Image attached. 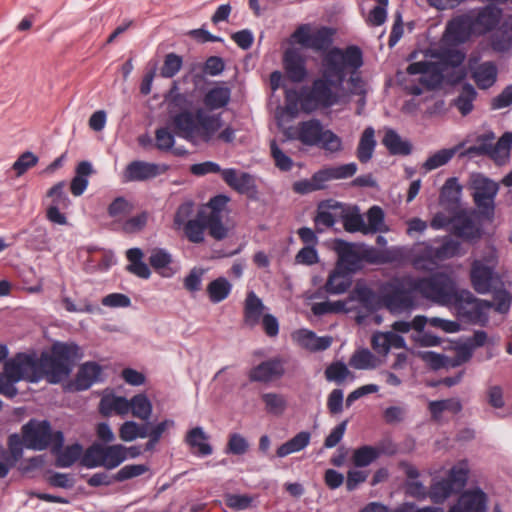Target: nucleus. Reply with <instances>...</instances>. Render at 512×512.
Here are the masks:
<instances>
[{
  "mask_svg": "<svg viewBox=\"0 0 512 512\" xmlns=\"http://www.w3.org/2000/svg\"><path fill=\"white\" fill-rule=\"evenodd\" d=\"M285 361L281 357H273L261 362L249 371L251 382L268 383L281 378L285 374Z\"/></svg>",
  "mask_w": 512,
  "mask_h": 512,
  "instance_id": "obj_13",
  "label": "nucleus"
},
{
  "mask_svg": "<svg viewBox=\"0 0 512 512\" xmlns=\"http://www.w3.org/2000/svg\"><path fill=\"white\" fill-rule=\"evenodd\" d=\"M497 256L492 251L485 259L474 260L471 265L470 279L473 288L479 294H487L500 283V278L495 271Z\"/></svg>",
  "mask_w": 512,
  "mask_h": 512,
  "instance_id": "obj_8",
  "label": "nucleus"
},
{
  "mask_svg": "<svg viewBox=\"0 0 512 512\" xmlns=\"http://www.w3.org/2000/svg\"><path fill=\"white\" fill-rule=\"evenodd\" d=\"M349 365L358 370L374 369L378 365V359L369 349L362 348L353 353Z\"/></svg>",
  "mask_w": 512,
  "mask_h": 512,
  "instance_id": "obj_51",
  "label": "nucleus"
},
{
  "mask_svg": "<svg viewBox=\"0 0 512 512\" xmlns=\"http://www.w3.org/2000/svg\"><path fill=\"white\" fill-rule=\"evenodd\" d=\"M126 258L129 264L126 266V270L141 278L148 279L151 276V270L149 266L143 261L144 253L140 248L134 247L126 251Z\"/></svg>",
  "mask_w": 512,
  "mask_h": 512,
  "instance_id": "obj_34",
  "label": "nucleus"
},
{
  "mask_svg": "<svg viewBox=\"0 0 512 512\" xmlns=\"http://www.w3.org/2000/svg\"><path fill=\"white\" fill-rule=\"evenodd\" d=\"M360 58L356 57L353 50L347 52L343 58L341 48H331L322 58L321 75L313 80L310 87L300 93L301 108L305 112H313L318 109H326L336 105L340 96L338 90L345 82L343 65L359 66Z\"/></svg>",
  "mask_w": 512,
  "mask_h": 512,
  "instance_id": "obj_1",
  "label": "nucleus"
},
{
  "mask_svg": "<svg viewBox=\"0 0 512 512\" xmlns=\"http://www.w3.org/2000/svg\"><path fill=\"white\" fill-rule=\"evenodd\" d=\"M305 146H317L325 152L334 154L342 151V139L330 129H324L318 119H310L298 123L296 133L292 137Z\"/></svg>",
  "mask_w": 512,
  "mask_h": 512,
  "instance_id": "obj_4",
  "label": "nucleus"
},
{
  "mask_svg": "<svg viewBox=\"0 0 512 512\" xmlns=\"http://www.w3.org/2000/svg\"><path fill=\"white\" fill-rule=\"evenodd\" d=\"M324 374L328 382L341 384L350 375V370L344 362L335 361L326 367Z\"/></svg>",
  "mask_w": 512,
  "mask_h": 512,
  "instance_id": "obj_60",
  "label": "nucleus"
},
{
  "mask_svg": "<svg viewBox=\"0 0 512 512\" xmlns=\"http://www.w3.org/2000/svg\"><path fill=\"white\" fill-rule=\"evenodd\" d=\"M183 226L184 234L190 242L199 244L204 241L206 223L203 211L198 212L195 219L188 220Z\"/></svg>",
  "mask_w": 512,
  "mask_h": 512,
  "instance_id": "obj_42",
  "label": "nucleus"
},
{
  "mask_svg": "<svg viewBox=\"0 0 512 512\" xmlns=\"http://www.w3.org/2000/svg\"><path fill=\"white\" fill-rule=\"evenodd\" d=\"M23 380L16 356L4 364V373L0 372V394L12 399L18 394L16 383Z\"/></svg>",
  "mask_w": 512,
  "mask_h": 512,
  "instance_id": "obj_17",
  "label": "nucleus"
},
{
  "mask_svg": "<svg viewBox=\"0 0 512 512\" xmlns=\"http://www.w3.org/2000/svg\"><path fill=\"white\" fill-rule=\"evenodd\" d=\"M311 439V433L308 431H301L297 433L294 437L281 444L277 450L276 455L279 458H284L292 453L300 452L305 449Z\"/></svg>",
  "mask_w": 512,
  "mask_h": 512,
  "instance_id": "obj_39",
  "label": "nucleus"
},
{
  "mask_svg": "<svg viewBox=\"0 0 512 512\" xmlns=\"http://www.w3.org/2000/svg\"><path fill=\"white\" fill-rule=\"evenodd\" d=\"M80 357L79 346L75 343L56 342L50 351H35L16 354L18 367L23 380L38 383L46 379L50 384H58L69 376L74 363Z\"/></svg>",
  "mask_w": 512,
  "mask_h": 512,
  "instance_id": "obj_2",
  "label": "nucleus"
},
{
  "mask_svg": "<svg viewBox=\"0 0 512 512\" xmlns=\"http://www.w3.org/2000/svg\"><path fill=\"white\" fill-rule=\"evenodd\" d=\"M124 461H126V455L124 454V445L103 444L102 467H104L107 470H112L120 466Z\"/></svg>",
  "mask_w": 512,
  "mask_h": 512,
  "instance_id": "obj_45",
  "label": "nucleus"
},
{
  "mask_svg": "<svg viewBox=\"0 0 512 512\" xmlns=\"http://www.w3.org/2000/svg\"><path fill=\"white\" fill-rule=\"evenodd\" d=\"M340 209H342V204L332 199L320 202L317 214L314 217L316 231L323 232V229L320 228L321 225L327 228L332 227L335 224V216L331 210L337 211Z\"/></svg>",
  "mask_w": 512,
  "mask_h": 512,
  "instance_id": "obj_32",
  "label": "nucleus"
},
{
  "mask_svg": "<svg viewBox=\"0 0 512 512\" xmlns=\"http://www.w3.org/2000/svg\"><path fill=\"white\" fill-rule=\"evenodd\" d=\"M384 217V211L381 207L377 205L372 206L367 212V234L388 231V228L384 222Z\"/></svg>",
  "mask_w": 512,
  "mask_h": 512,
  "instance_id": "obj_56",
  "label": "nucleus"
},
{
  "mask_svg": "<svg viewBox=\"0 0 512 512\" xmlns=\"http://www.w3.org/2000/svg\"><path fill=\"white\" fill-rule=\"evenodd\" d=\"M283 67L289 80L294 83H301L307 77L306 59L298 48L284 51Z\"/></svg>",
  "mask_w": 512,
  "mask_h": 512,
  "instance_id": "obj_14",
  "label": "nucleus"
},
{
  "mask_svg": "<svg viewBox=\"0 0 512 512\" xmlns=\"http://www.w3.org/2000/svg\"><path fill=\"white\" fill-rule=\"evenodd\" d=\"M299 342L301 345L311 351H324L332 344L331 336H317L309 330H302L299 333Z\"/></svg>",
  "mask_w": 512,
  "mask_h": 512,
  "instance_id": "obj_47",
  "label": "nucleus"
},
{
  "mask_svg": "<svg viewBox=\"0 0 512 512\" xmlns=\"http://www.w3.org/2000/svg\"><path fill=\"white\" fill-rule=\"evenodd\" d=\"M458 503L464 512H487V495L480 488L464 491Z\"/></svg>",
  "mask_w": 512,
  "mask_h": 512,
  "instance_id": "obj_27",
  "label": "nucleus"
},
{
  "mask_svg": "<svg viewBox=\"0 0 512 512\" xmlns=\"http://www.w3.org/2000/svg\"><path fill=\"white\" fill-rule=\"evenodd\" d=\"M449 306L456 310L458 317H463L465 320H487L493 304L476 298L468 290H457L455 299H452Z\"/></svg>",
  "mask_w": 512,
  "mask_h": 512,
  "instance_id": "obj_9",
  "label": "nucleus"
},
{
  "mask_svg": "<svg viewBox=\"0 0 512 512\" xmlns=\"http://www.w3.org/2000/svg\"><path fill=\"white\" fill-rule=\"evenodd\" d=\"M472 78L480 89H488L497 80V67L493 62H483L472 72Z\"/></svg>",
  "mask_w": 512,
  "mask_h": 512,
  "instance_id": "obj_36",
  "label": "nucleus"
},
{
  "mask_svg": "<svg viewBox=\"0 0 512 512\" xmlns=\"http://www.w3.org/2000/svg\"><path fill=\"white\" fill-rule=\"evenodd\" d=\"M25 447L35 451H43L48 447L52 450L63 448L64 434L62 431H52L48 420L30 419L22 426Z\"/></svg>",
  "mask_w": 512,
  "mask_h": 512,
  "instance_id": "obj_5",
  "label": "nucleus"
},
{
  "mask_svg": "<svg viewBox=\"0 0 512 512\" xmlns=\"http://www.w3.org/2000/svg\"><path fill=\"white\" fill-rule=\"evenodd\" d=\"M477 97V91L470 83H465L452 101V105L458 109L462 116H467L474 109L473 102Z\"/></svg>",
  "mask_w": 512,
  "mask_h": 512,
  "instance_id": "obj_41",
  "label": "nucleus"
},
{
  "mask_svg": "<svg viewBox=\"0 0 512 512\" xmlns=\"http://www.w3.org/2000/svg\"><path fill=\"white\" fill-rule=\"evenodd\" d=\"M453 493H456L451 481L447 478L434 481L430 486L429 497L433 503L441 504Z\"/></svg>",
  "mask_w": 512,
  "mask_h": 512,
  "instance_id": "obj_52",
  "label": "nucleus"
},
{
  "mask_svg": "<svg viewBox=\"0 0 512 512\" xmlns=\"http://www.w3.org/2000/svg\"><path fill=\"white\" fill-rule=\"evenodd\" d=\"M172 121L178 136L188 141L196 137L198 128L196 112L193 114L188 110L181 111L172 117Z\"/></svg>",
  "mask_w": 512,
  "mask_h": 512,
  "instance_id": "obj_24",
  "label": "nucleus"
},
{
  "mask_svg": "<svg viewBox=\"0 0 512 512\" xmlns=\"http://www.w3.org/2000/svg\"><path fill=\"white\" fill-rule=\"evenodd\" d=\"M183 64L182 57L175 53H168L165 56L163 66L160 69V75L163 78L174 77L181 69Z\"/></svg>",
  "mask_w": 512,
  "mask_h": 512,
  "instance_id": "obj_63",
  "label": "nucleus"
},
{
  "mask_svg": "<svg viewBox=\"0 0 512 512\" xmlns=\"http://www.w3.org/2000/svg\"><path fill=\"white\" fill-rule=\"evenodd\" d=\"M163 171L164 170H161L158 164L135 160L130 162L124 169L122 182L129 183L146 181L159 176Z\"/></svg>",
  "mask_w": 512,
  "mask_h": 512,
  "instance_id": "obj_15",
  "label": "nucleus"
},
{
  "mask_svg": "<svg viewBox=\"0 0 512 512\" xmlns=\"http://www.w3.org/2000/svg\"><path fill=\"white\" fill-rule=\"evenodd\" d=\"M185 442L191 448L197 449L196 454L199 457H206L213 453V448L209 443V435L200 426L194 427L187 432Z\"/></svg>",
  "mask_w": 512,
  "mask_h": 512,
  "instance_id": "obj_28",
  "label": "nucleus"
},
{
  "mask_svg": "<svg viewBox=\"0 0 512 512\" xmlns=\"http://www.w3.org/2000/svg\"><path fill=\"white\" fill-rule=\"evenodd\" d=\"M231 97V90L228 87L217 86L210 89L204 96L203 102L210 110L225 107Z\"/></svg>",
  "mask_w": 512,
  "mask_h": 512,
  "instance_id": "obj_43",
  "label": "nucleus"
},
{
  "mask_svg": "<svg viewBox=\"0 0 512 512\" xmlns=\"http://www.w3.org/2000/svg\"><path fill=\"white\" fill-rule=\"evenodd\" d=\"M461 244L459 241L446 237L439 247H436L432 255L437 260L453 258L460 254Z\"/></svg>",
  "mask_w": 512,
  "mask_h": 512,
  "instance_id": "obj_58",
  "label": "nucleus"
},
{
  "mask_svg": "<svg viewBox=\"0 0 512 512\" xmlns=\"http://www.w3.org/2000/svg\"><path fill=\"white\" fill-rule=\"evenodd\" d=\"M232 284L230 281L220 276L212 280L206 287V294L208 299L213 304H218L229 297L232 291Z\"/></svg>",
  "mask_w": 512,
  "mask_h": 512,
  "instance_id": "obj_38",
  "label": "nucleus"
},
{
  "mask_svg": "<svg viewBox=\"0 0 512 512\" xmlns=\"http://www.w3.org/2000/svg\"><path fill=\"white\" fill-rule=\"evenodd\" d=\"M463 146L464 144L460 143L452 148L438 150L426 159L422 165L423 169L425 171H432L447 164Z\"/></svg>",
  "mask_w": 512,
  "mask_h": 512,
  "instance_id": "obj_46",
  "label": "nucleus"
},
{
  "mask_svg": "<svg viewBox=\"0 0 512 512\" xmlns=\"http://www.w3.org/2000/svg\"><path fill=\"white\" fill-rule=\"evenodd\" d=\"M352 308L353 306L347 305L346 300H338L314 303L311 310L315 316H323L329 313L350 312Z\"/></svg>",
  "mask_w": 512,
  "mask_h": 512,
  "instance_id": "obj_54",
  "label": "nucleus"
},
{
  "mask_svg": "<svg viewBox=\"0 0 512 512\" xmlns=\"http://www.w3.org/2000/svg\"><path fill=\"white\" fill-rule=\"evenodd\" d=\"M147 472H150V467L147 464H127L113 475V479L115 482H124Z\"/></svg>",
  "mask_w": 512,
  "mask_h": 512,
  "instance_id": "obj_59",
  "label": "nucleus"
},
{
  "mask_svg": "<svg viewBox=\"0 0 512 512\" xmlns=\"http://www.w3.org/2000/svg\"><path fill=\"white\" fill-rule=\"evenodd\" d=\"M462 195V186L456 177L448 178L440 191V203L457 211Z\"/></svg>",
  "mask_w": 512,
  "mask_h": 512,
  "instance_id": "obj_30",
  "label": "nucleus"
},
{
  "mask_svg": "<svg viewBox=\"0 0 512 512\" xmlns=\"http://www.w3.org/2000/svg\"><path fill=\"white\" fill-rule=\"evenodd\" d=\"M345 300L348 306H353L352 311L359 307L370 313H374L382 309L380 290L377 293L360 281L355 284L354 288Z\"/></svg>",
  "mask_w": 512,
  "mask_h": 512,
  "instance_id": "obj_10",
  "label": "nucleus"
},
{
  "mask_svg": "<svg viewBox=\"0 0 512 512\" xmlns=\"http://www.w3.org/2000/svg\"><path fill=\"white\" fill-rule=\"evenodd\" d=\"M102 366L94 361L83 363L75 376L73 386L76 391H85L95 383L103 382Z\"/></svg>",
  "mask_w": 512,
  "mask_h": 512,
  "instance_id": "obj_18",
  "label": "nucleus"
},
{
  "mask_svg": "<svg viewBox=\"0 0 512 512\" xmlns=\"http://www.w3.org/2000/svg\"><path fill=\"white\" fill-rule=\"evenodd\" d=\"M223 181L240 194L252 196L257 193L254 177L247 172H238L234 168H226L222 171Z\"/></svg>",
  "mask_w": 512,
  "mask_h": 512,
  "instance_id": "obj_16",
  "label": "nucleus"
},
{
  "mask_svg": "<svg viewBox=\"0 0 512 512\" xmlns=\"http://www.w3.org/2000/svg\"><path fill=\"white\" fill-rule=\"evenodd\" d=\"M57 452L56 466L60 468L71 467L80 457L83 447L80 443L66 446L64 449L53 450Z\"/></svg>",
  "mask_w": 512,
  "mask_h": 512,
  "instance_id": "obj_49",
  "label": "nucleus"
},
{
  "mask_svg": "<svg viewBox=\"0 0 512 512\" xmlns=\"http://www.w3.org/2000/svg\"><path fill=\"white\" fill-rule=\"evenodd\" d=\"M335 30L330 27L322 26L316 31L312 32L309 49L314 51H325L333 43V36Z\"/></svg>",
  "mask_w": 512,
  "mask_h": 512,
  "instance_id": "obj_50",
  "label": "nucleus"
},
{
  "mask_svg": "<svg viewBox=\"0 0 512 512\" xmlns=\"http://www.w3.org/2000/svg\"><path fill=\"white\" fill-rule=\"evenodd\" d=\"M172 262V255L162 248L154 249L149 257L152 268L164 278H171L177 273L178 269L171 265Z\"/></svg>",
  "mask_w": 512,
  "mask_h": 512,
  "instance_id": "obj_26",
  "label": "nucleus"
},
{
  "mask_svg": "<svg viewBox=\"0 0 512 512\" xmlns=\"http://www.w3.org/2000/svg\"><path fill=\"white\" fill-rule=\"evenodd\" d=\"M383 145L392 155H409L412 152V145L408 141L402 140L400 135L393 129H388L383 137Z\"/></svg>",
  "mask_w": 512,
  "mask_h": 512,
  "instance_id": "obj_40",
  "label": "nucleus"
},
{
  "mask_svg": "<svg viewBox=\"0 0 512 512\" xmlns=\"http://www.w3.org/2000/svg\"><path fill=\"white\" fill-rule=\"evenodd\" d=\"M268 310L255 292L247 293L244 304L245 320H277Z\"/></svg>",
  "mask_w": 512,
  "mask_h": 512,
  "instance_id": "obj_25",
  "label": "nucleus"
},
{
  "mask_svg": "<svg viewBox=\"0 0 512 512\" xmlns=\"http://www.w3.org/2000/svg\"><path fill=\"white\" fill-rule=\"evenodd\" d=\"M335 251L338 254L339 265L347 272H356L362 267L363 257L357 251L356 245L342 239L335 241Z\"/></svg>",
  "mask_w": 512,
  "mask_h": 512,
  "instance_id": "obj_20",
  "label": "nucleus"
},
{
  "mask_svg": "<svg viewBox=\"0 0 512 512\" xmlns=\"http://www.w3.org/2000/svg\"><path fill=\"white\" fill-rule=\"evenodd\" d=\"M262 400L265 404L266 411L273 415H281L286 409L285 398L277 393H264Z\"/></svg>",
  "mask_w": 512,
  "mask_h": 512,
  "instance_id": "obj_61",
  "label": "nucleus"
},
{
  "mask_svg": "<svg viewBox=\"0 0 512 512\" xmlns=\"http://www.w3.org/2000/svg\"><path fill=\"white\" fill-rule=\"evenodd\" d=\"M129 400L123 396L110 395L105 396L100 401V412L108 416L112 412L119 415H125L129 412Z\"/></svg>",
  "mask_w": 512,
  "mask_h": 512,
  "instance_id": "obj_44",
  "label": "nucleus"
},
{
  "mask_svg": "<svg viewBox=\"0 0 512 512\" xmlns=\"http://www.w3.org/2000/svg\"><path fill=\"white\" fill-rule=\"evenodd\" d=\"M411 287L424 298L445 306H449L457 292L454 280L444 272L414 279L411 281Z\"/></svg>",
  "mask_w": 512,
  "mask_h": 512,
  "instance_id": "obj_6",
  "label": "nucleus"
},
{
  "mask_svg": "<svg viewBox=\"0 0 512 512\" xmlns=\"http://www.w3.org/2000/svg\"><path fill=\"white\" fill-rule=\"evenodd\" d=\"M352 284L350 272L335 269L330 272L324 285L327 294L338 295L345 293Z\"/></svg>",
  "mask_w": 512,
  "mask_h": 512,
  "instance_id": "obj_35",
  "label": "nucleus"
},
{
  "mask_svg": "<svg viewBox=\"0 0 512 512\" xmlns=\"http://www.w3.org/2000/svg\"><path fill=\"white\" fill-rule=\"evenodd\" d=\"M129 411L133 416L143 421H148L152 414V403L146 394L140 393L129 400Z\"/></svg>",
  "mask_w": 512,
  "mask_h": 512,
  "instance_id": "obj_48",
  "label": "nucleus"
},
{
  "mask_svg": "<svg viewBox=\"0 0 512 512\" xmlns=\"http://www.w3.org/2000/svg\"><path fill=\"white\" fill-rule=\"evenodd\" d=\"M102 459L103 444L94 442L85 450L81 458V465L88 469L102 467Z\"/></svg>",
  "mask_w": 512,
  "mask_h": 512,
  "instance_id": "obj_55",
  "label": "nucleus"
},
{
  "mask_svg": "<svg viewBox=\"0 0 512 512\" xmlns=\"http://www.w3.org/2000/svg\"><path fill=\"white\" fill-rule=\"evenodd\" d=\"M472 15L476 35H485L494 30L502 18V9L489 4L469 11Z\"/></svg>",
  "mask_w": 512,
  "mask_h": 512,
  "instance_id": "obj_12",
  "label": "nucleus"
},
{
  "mask_svg": "<svg viewBox=\"0 0 512 512\" xmlns=\"http://www.w3.org/2000/svg\"><path fill=\"white\" fill-rule=\"evenodd\" d=\"M471 196L479 214L492 220L495 214V199L499 191V184L481 173L471 175Z\"/></svg>",
  "mask_w": 512,
  "mask_h": 512,
  "instance_id": "obj_7",
  "label": "nucleus"
},
{
  "mask_svg": "<svg viewBox=\"0 0 512 512\" xmlns=\"http://www.w3.org/2000/svg\"><path fill=\"white\" fill-rule=\"evenodd\" d=\"M450 232L464 241L473 242L481 238L482 230L476 224L474 211L458 209L454 212L453 227Z\"/></svg>",
  "mask_w": 512,
  "mask_h": 512,
  "instance_id": "obj_11",
  "label": "nucleus"
},
{
  "mask_svg": "<svg viewBox=\"0 0 512 512\" xmlns=\"http://www.w3.org/2000/svg\"><path fill=\"white\" fill-rule=\"evenodd\" d=\"M353 50V52L356 54L357 58H360V64L359 66H351L349 64L343 65V73L345 75V78L347 75H349L348 83L350 84L351 93L355 95H365V84L364 81L359 73V69L363 66V52L362 50L356 46V45H350L346 48H341V52L343 55V58L346 59L347 52Z\"/></svg>",
  "mask_w": 512,
  "mask_h": 512,
  "instance_id": "obj_19",
  "label": "nucleus"
},
{
  "mask_svg": "<svg viewBox=\"0 0 512 512\" xmlns=\"http://www.w3.org/2000/svg\"><path fill=\"white\" fill-rule=\"evenodd\" d=\"M165 101L168 102L172 109L176 108L183 111L187 110L190 105L188 96L179 92V87L176 82L173 83L172 87L166 93Z\"/></svg>",
  "mask_w": 512,
  "mask_h": 512,
  "instance_id": "obj_62",
  "label": "nucleus"
},
{
  "mask_svg": "<svg viewBox=\"0 0 512 512\" xmlns=\"http://www.w3.org/2000/svg\"><path fill=\"white\" fill-rule=\"evenodd\" d=\"M340 217L342 219L343 227L347 232H362L363 234H367L366 224L358 211L346 212L342 206V209H340Z\"/></svg>",
  "mask_w": 512,
  "mask_h": 512,
  "instance_id": "obj_53",
  "label": "nucleus"
},
{
  "mask_svg": "<svg viewBox=\"0 0 512 512\" xmlns=\"http://www.w3.org/2000/svg\"><path fill=\"white\" fill-rule=\"evenodd\" d=\"M446 32L458 43L468 41L472 35H476L470 12L453 18L446 27Z\"/></svg>",
  "mask_w": 512,
  "mask_h": 512,
  "instance_id": "obj_21",
  "label": "nucleus"
},
{
  "mask_svg": "<svg viewBox=\"0 0 512 512\" xmlns=\"http://www.w3.org/2000/svg\"><path fill=\"white\" fill-rule=\"evenodd\" d=\"M196 116L198 125L196 136L207 143L221 128V118L220 116L209 115L201 108L196 110Z\"/></svg>",
  "mask_w": 512,
  "mask_h": 512,
  "instance_id": "obj_23",
  "label": "nucleus"
},
{
  "mask_svg": "<svg viewBox=\"0 0 512 512\" xmlns=\"http://www.w3.org/2000/svg\"><path fill=\"white\" fill-rule=\"evenodd\" d=\"M382 309H386L391 315L398 316L408 314L417 307L415 290L406 287L401 278H392L380 285Z\"/></svg>",
  "mask_w": 512,
  "mask_h": 512,
  "instance_id": "obj_3",
  "label": "nucleus"
},
{
  "mask_svg": "<svg viewBox=\"0 0 512 512\" xmlns=\"http://www.w3.org/2000/svg\"><path fill=\"white\" fill-rule=\"evenodd\" d=\"M428 322H393V328L400 333H407L410 330L416 332L414 337L421 346L432 347L441 343V338L425 331V326Z\"/></svg>",
  "mask_w": 512,
  "mask_h": 512,
  "instance_id": "obj_22",
  "label": "nucleus"
},
{
  "mask_svg": "<svg viewBox=\"0 0 512 512\" xmlns=\"http://www.w3.org/2000/svg\"><path fill=\"white\" fill-rule=\"evenodd\" d=\"M95 172L91 162L87 160L80 161L75 168V176L70 183L71 193L76 197L81 196L88 187V177Z\"/></svg>",
  "mask_w": 512,
  "mask_h": 512,
  "instance_id": "obj_29",
  "label": "nucleus"
},
{
  "mask_svg": "<svg viewBox=\"0 0 512 512\" xmlns=\"http://www.w3.org/2000/svg\"><path fill=\"white\" fill-rule=\"evenodd\" d=\"M375 131L372 127H367L362 132L356 149L357 159L365 164L369 162L376 148Z\"/></svg>",
  "mask_w": 512,
  "mask_h": 512,
  "instance_id": "obj_37",
  "label": "nucleus"
},
{
  "mask_svg": "<svg viewBox=\"0 0 512 512\" xmlns=\"http://www.w3.org/2000/svg\"><path fill=\"white\" fill-rule=\"evenodd\" d=\"M133 204L123 196L116 197L108 206L107 213L112 218H122L130 214Z\"/></svg>",
  "mask_w": 512,
  "mask_h": 512,
  "instance_id": "obj_64",
  "label": "nucleus"
},
{
  "mask_svg": "<svg viewBox=\"0 0 512 512\" xmlns=\"http://www.w3.org/2000/svg\"><path fill=\"white\" fill-rule=\"evenodd\" d=\"M492 45L496 51H506L512 47V21H505L494 35Z\"/></svg>",
  "mask_w": 512,
  "mask_h": 512,
  "instance_id": "obj_57",
  "label": "nucleus"
},
{
  "mask_svg": "<svg viewBox=\"0 0 512 512\" xmlns=\"http://www.w3.org/2000/svg\"><path fill=\"white\" fill-rule=\"evenodd\" d=\"M494 139L495 134L492 131L477 136L475 144L469 146L462 153V156H489L494 160Z\"/></svg>",
  "mask_w": 512,
  "mask_h": 512,
  "instance_id": "obj_33",
  "label": "nucleus"
},
{
  "mask_svg": "<svg viewBox=\"0 0 512 512\" xmlns=\"http://www.w3.org/2000/svg\"><path fill=\"white\" fill-rule=\"evenodd\" d=\"M382 454L393 455L394 449H379L371 445H363L353 452V463L356 467L362 468L367 467L375 460H377Z\"/></svg>",
  "mask_w": 512,
  "mask_h": 512,
  "instance_id": "obj_31",
  "label": "nucleus"
}]
</instances>
